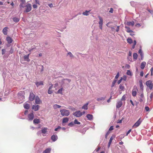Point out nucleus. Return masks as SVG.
<instances>
[{
	"mask_svg": "<svg viewBox=\"0 0 153 153\" xmlns=\"http://www.w3.org/2000/svg\"><path fill=\"white\" fill-rule=\"evenodd\" d=\"M61 114L62 116H68L70 114V112L68 110L62 109L60 111Z\"/></svg>",
	"mask_w": 153,
	"mask_h": 153,
	"instance_id": "f257e3e1",
	"label": "nucleus"
},
{
	"mask_svg": "<svg viewBox=\"0 0 153 153\" xmlns=\"http://www.w3.org/2000/svg\"><path fill=\"white\" fill-rule=\"evenodd\" d=\"M70 79H63L61 81V85L63 86L66 85H68V83L71 82Z\"/></svg>",
	"mask_w": 153,
	"mask_h": 153,
	"instance_id": "f03ea898",
	"label": "nucleus"
},
{
	"mask_svg": "<svg viewBox=\"0 0 153 153\" xmlns=\"http://www.w3.org/2000/svg\"><path fill=\"white\" fill-rule=\"evenodd\" d=\"M25 92L24 91H20L18 94V98L21 100H23L25 98Z\"/></svg>",
	"mask_w": 153,
	"mask_h": 153,
	"instance_id": "7ed1b4c3",
	"label": "nucleus"
},
{
	"mask_svg": "<svg viewBox=\"0 0 153 153\" xmlns=\"http://www.w3.org/2000/svg\"><path fill=\"white\" fill-rule=\"evenodd\" d=\"M25 7V10L24 11L25 12L27 13L29 12L32 9L31 5L29 3L27 4Z\"/></svg>",
	"mask_w": 153,
	"mask_h": 153,
	"instance_id": "20e7f679",
	"label": "nucleus"
},
{
	"mask_svg": "<svg viewBox=\"0 0 153 153\" xmlns=\"http://www.w3.org/2000/svg\"><path fill=\"white\" fill-rule=\"evenodd\" d=\"M146 84L147 86L149 88L150 90H152V89L153 83L151 80H149L147 81L146 82Z\"/></svg>",
	"mask_w": 153,
	"mask_h": 153,
	"instance_id": "39448f33",
	"label": "nucleus"
},
{
	"mask_svg": "<svg viewBox=\"0 0 153 153\" xmlns=\"http://www.w3.org/2000/svg\"><path fill=\"white\" fill-rule=\"evenodd\" d=\"M137 91V87L136 86H134L132 91V94L133 97H135L136 96Z\"/></svg>",
	"mask_w": 153,
	"mask_h": 153,
	"instance_id": "423d86ee",
	"label": "nucleus"
},
{
	"mask_svg": "<svg viewBox=\"0 0 153 153\" xmlns=\"http://www.w3.org/2000/svg\"><path fill=\"white\" fill-rule=\"evenodd\" d=\"M141 122L142 121L140 120V118L133 126V127L134 128H137L140 125Z\"/></svg>",
	"mask_w": 153,
	"mask_h": 153,
	"instance_id": "0eeeda50",
	"label": "nucleus"
},
{
	"mask_svg": "<svg viewBox=\"0 0 153 153\" xmlns=\"http://www.w3.org/2000/svg\"><path fill=\"white\" fill-rule=\"evenodd\" d=\"M98 17L100 20V21L99 22V27L102 30V26L103 24V19L100 16H99Z\"/></svg>",
	"mask_w": 153,
	"mask_h": 153,
	"instance_id": "6e6552de",
	"label": "nucleus"
},
{
	"mask_svg": "<svg viewBox=\"0 0 153 153\" xmlns=\"http://www.w3.org/2000/svg\"><path fill=\"white\" fill-rule=\"evenodd\" d=\"M73 115L75 117H80L82 116L81 112L79 111H77L74 113Z\"/></svg>",
	"mask_w": 153,
	"mask_h": 153,
	"instance_id": "1a4fd4ad",
	"label": "nucleus"
},
{
	"mask_svg": "<svg viewBox=\"0 0 153 153\" xmlns=\"http://www.w3.org/2000/svg\"><path fill=\"white\" fill-rule=\"evenodd\" d=\"M35 95L33 94L32 92H31L30 93L29 99L30 101H33L35 98Z\"/></svg>",
	"mask_w": 153,
	"mask_h": 153,
	"instance_id": "9d476101",
	"label": "nucleus"
},
{
	"mask_svg": "<svg viewBox=\"0 0 153 153\" xmlns=\"http://www.w3.org/2000/svg\"><path fill=\"white\" fill-rule=\"evenodd\" d=\"M34 115L33 112L29 114L28 116V118L29 120H32L34 118Z\"/></svg>",
	"mask_w": 153,
	"mask_h": 153,
	"instance_id": "9b49d317",
	"label": "nucleus"
},
{
	"mask_svg": "<svg viewBox=\"0 0 153 153\" xmlns=\"http://www.w3.org/2000/svg\"><path fill=\"white\" fill-rule=\"evenodd\" d=\"M57 136L56 135L53 134L52 135L51 137V140L53 141V142H55L58 139Z\"/></svg>",
	"mask_w": 153,
	"mask_h": 153,
	"instance_id": "f8f14e48",
	"label": "nucleus"
},
{
	"mask_svg": "<svg viewBox=\"0 0 153 153\" xmlns=\"http://www.w3.org/2000/svg\"><path fill=\"white\" fill-rule=\"evenodd\" d=\"M144 99V97L143 92H141L140 97L139 101L140 102H142Z\"/></svg>",
	"mask_w": 153,
	"mask_h": 153,
	"instance_id": "ddd939ff",
	"label": "nucleus"
},
{
	"mask_svg": "<svg viewBox=\"0 0 153 153\" xmlns=\"http://www.w3.org/2000/svg\"><path fill=\"white\" fill-rule=\"evenodd\" d=\"M35 102L36 104H40L42 103V101L39 97L36 96L35 98Z\"/></svg>",
	"mask_w": 153,
	"mask_h": 153,
	"instance_id": "4468645a",
	"label": "nucleus"
},
{
	"mask_svg": "<svg viewBox=\"0 0 153 153\" xmlns=\"http://www.w3.org/2000/svg\"><path fill=\"white\" fill-rule=\"evenodd\" d=\"M123 103L121 100H119L118 101L116 105L117 108H119L122 105Z\"/></svg>",
	"mask_w": 153,
	"mask_h": 153,
	"instance_id": "2eb2a0df",
	"label": "nucleus"
},
{
	"mask_svg": "<svg viewBox=\"0 0 153 153\" xmlns=\"http://www.w3.org/2000/svg\"><path fill=\"white\" fill-rule=\"evenodd\" d=\"M6 41H7V43L8 44H10L12 43L13 42V40L12 39L10 36H7L6 38Z\"/></svg>",
	"mask_w": 153,
	"mask_h": 153,
	"instance_id": "dca6fc26",
	"label": "nucleus"
},
{
	"mask_svg": "<svg viewBox=\"0 0 153 153\" xmlns=\"http://www.w3.org/2000/svg\"><path fill=\"white\" fill-rule=\"evenodd\" d=\"M39 106L38 105H33L32 107V109H34L35 111H38L39 109Z\"/></svg>",
	"mask_w": 153,
	"mask_h": 153,
	"instance_id": "f3484780",
	"label": "nucleus"
},
{
	"mask_svg": "<svg viewBox=\"0 0 153 153\" xmlns=\"http://www.w3.org/2000/svg\"><path fill=\"white\" fill-rule=\"evenodd\" d=\"M29 54H28L27 55H25L24 56V59L25 61L29 62L30 61V59H29Z\"/></svg>",
	"mask_w": 153,
	"mask_h": 153,
	"instance_id": "a211bd4d",
	"label": "nucleus"
},
{
	"mask_svg": "<svg viewBox=\"0 0 153 153\" xmlns=\"http://www.w3.org/2000/svg\"><path fill=\"white\" fill-rule=\"evenodd\" d=\"M48 128L46 127H44L41 130L42 133L43 134H45L48 132Z\"/></svg>",
	"mask_w": 153,
	"mask_h": 153,
	"instance_id": "6ab92c4d",
	"label": "nucleus"
},
{
	"mask_svg": "<svg viewBox=\"0 0 153 153\" xmlns=\"http://www.w3.org/2000/svg\"><path fill=\"white\" fill-rule=\"evenodd\" d=\"M89 104V102H87L82 107V108L85 110H87L88 109V105Z\"/></svg>",
	"mask_w": 153,
	"mask_h": 153,
	"instance_id": "aec40b11",
	"label": "nucleus"
},
{
	"mask_svg": "<svg viewBox=\"0 0 153 153\" xmlns=\"http://www.w3.org/2000/svg\"><path fill=\"white\" fill-rule=\"evenodd\" d=\"M91 11V10H89L88 11L87 10H85V12L82 13V14L84 16H88L89 14V12Z\"/></svg>",
	"mask_w": 153,
	"mask_h": 153,
	"instance_id": "412c9836",
	"label": "nucleus"
},
{
	"mask_svg": "<svg viewBox=\"0 0 153 153\" xmlns=\"http://www.w3.org/2000/svg\"><path fill=\"white\" fill-rule=\"evenodd\" d=\"M86 117L89 120H91L93 119V116L92 115L88 114L87 115Z\"/></svg>",
	"mask_w": 153,
	"mask_h": 153,
	"instance_id": "4be33fe9",
	"label": "nucleus"
},
{
	"mask_svg": "<svg viewBox=\"0 0 153 153\" xmlns=\"http://www.w3.org/2000/svg\"><path fill=\"white\" fill-rule=\"evenodd\" d=\"M35 84L37 87H38L40 85H43V82L42 81L37 82L35 83Z\"/></svg>",
	"mask_w": 153,
	"mask_h": 153,
	"instance_id": "5701e85b",
	"label": "nucleus"
},
{
	"mask_svg": "<svg viewBox=\"0 0 153 153\" xmlns=\"http://www.w3.org/2000/svg\"><path fill=\"white\" fill-rule=\"evenodd\" d=\"M146 64V63L145 62H142L141 63L140 66L141 68V69H143L144 68Z\"/></svg>",
	"mask_w": 153,
	"mask_h": 153,
	"instance_id": "b1692460",
	"label": "nucleus"
},
{
	"mask_svg": "<svg viewBox=\"0 0 153 153\" xmlns=\"http://www.w3.org/2000/svg\"><path fill=\"white\" fill-rule=\"evenodd\" d=\"M24 107L25 109H28L30 107V105L28 103H25L24 104Z\"/></svg>",
	"mask_w": 153,
	"mask_h": 153,
	"instance_id": "393cba45",
	"label": "nucleus"
},
{
	"mask_svg": "<svg viewBox=\"0 0 153 153\" xmlns=\"http://www.w3.org/2000/svg\"><path fill=\"white\" fill-rule=\"evenodd\" d=\"M139 83L140 84V87L141 89L142 90V92H143V85L142 82V81L141 80H140L139 81Z\"/></svg>",
	"mask_w": 153,
	"mask_h": 153,
	"instance_id": "a878e982",
	"label": "nucleus"
},
{
	"mask_svg": "<svg viewBox=\"0 0 153 153\" xmlns=\"http://www.w3.org/2000/svg\"><path fill=\"white\" fill-rule=\"evenodd\" d=\"M126 24L128 25L133 26L134 25V23L133 21L128 22H127Z\"/></svg>",
	"mask_w": 153,
	"mask_h": 153,
	"instance_id": "bb28decb",
	"label": "nucleus"
},
{
	"mask_svg": "<svg viewBox=\"0 0 153 153\" xmlns=\"http://www.w3.org/2000/svg\"><path fill=\"white\" fill-rule=\"evenodd\" d=\"M125 28L127 29L126 31L128 33H132L133 32V31L130 30V28L127 26H125Z\"/></svg>",
	"mask_w": 153,
	"mask_h": 153,
	"instance_id": "cd10ccee",
	"label": "nucleus"
},
{
	"mask_svg": "<svg viewBox=\"0 0 153 153\" xmlns=\"http://www.w3.org/2000/svg\"><path fill=\"white\" fill-rule=\"evenodd\" d=\"M8 28L7 27H5L3 29L2 32L4 35H6L7 34V31Z\"/></svg>",
	"mask_w": 153,
	"mask_h": 153,
	"instance_id": "c85d7f7f",
	"label": "nucleus"
},
{
	"mask_svg": "<svg viewBox=\"0 0 153 153\" xmlns=\"http://www.w3.org/2000/svg\"><path fill=\"white\" fill-rule=\"evenodd\" d=\"M125 88L123 85L122 84H120L119 86V89L121 91H124Z\"/></svg>",
	"mask_w": 153,
	"mask_h": 153,
	"instance_id": "c756f323",
	"label": "nucleus"
},
{
	"mask_svg": "<svg viewBox=\"0 0 153 153\" xmlns=\"http://www.w3.org/2000/svg\"><path fill=\"white\" fill-rule=\"evenodd\" d=\"M13 20L14 22H18L19 21L20 19L17 17H14L13 18Z\"/></svg>",
	"mask_w": 153,
	"mask_h": 153,
	"instance_id": "7c9ffc66",
	"label": "nucleus"
},
{
	"mask_svg": "<svg viewBox=\"0 0 153 153\" xmlns=\"http://www.w3.org/2000/svg\"><path fill=\"white\" fill-rule=\"evenodd\" d=\"M33 122L34 124H38L40 123V120L39 119H34Z\"/></svg>",
	"mask_w": 153,
	"mask_h": 153,
	"instance_id": "2f4dec72",
	"label": "nucleus"
},
{
	"mask_svg": "<svg viewBox=\"0 0 153 153\" xmlns=\"http://www.w3.org/2000/svg\"><path fill=\"white\" fill-rule=\"evenodd\" d=\"M53 107L54 109H56L57 108H60L61 106L57 104H54L53 105Z\"/></svg>",
	"mask_w": 153,
	"mask_h": 153,
	"instance_id": "473e14b6",
	"label": "nucleus"
},
{
	"mask_svg": "<svg viewBox=\"0 0 153 153\" xmlns=\"http://www.w3.org/2000/svg\"><path fill=\"white\" fill-rule=\"evenodd\" d=\"M51 151V149L50 148H48L46 149L45 151H43V153H48L50 152Z\"/></svg>",
	"mask_w": 153,
	"mask_h": 153,
	"instance_id": "72a5a7b5",
	"label": "nucleus"
},
{
	"mask_svg": "<svg viewBox=\"0 0 153 153\" xmlns=\"http://www.w3.org/2000/svg\"><path fill=\"white\" fill-rule=\"evenodd\" d=\"M138 56V55L136 53H134L133 54V59L134 60L137 59Z\"/></svg>",
	"mask_w": 153,
	"mask_h": 153,
	"instance_id": "f704fd0d",
	"label": "nucleus"
},
{
	"mask_svg": "<svg viewBox=\"0 0 153 153\" xmlns=\"http://www.w3.org/2000/svg\"><path fill=\"white\" fill-rule=\"evenodd\" d=\"M68 121V119L67 117L64 118L63 119L62 123H67Z\"/></svg>",
	"mask_w": 153,
	"mask_h": 153,
	"instance_id": "c9c22d12",
	"label": "nucleus"
},
{
	"mask_svg": "<svg viewBox=\"0 0 153 153\" xmlns=\"http://www.w3.org/2000/svg\"><path fill=\"white\" fill-rule=\"evenodd\" d=\"M105 99V97H102L99 98H97V101L104 100Z\"/></svg>",
	"mask_w": 153,
	"mask_h": 153,
	"instance_id": "e433bc0d",
	"label": "nucleus"
},
{
	"mask_svg": "<svg viewBox=\"0 0 153 153\" xmlns=\"http://www.w3.org/2000/svg\"><path fill=\"white\" fill-rule=\"evenodd\" d=\"M67 55H69L70 57H71V58H73L74 57V55H73V54L72 53L70 52H68Z\"/></svg>",
	"mask_w": 153,
	"mask_h": 153,
	"instance_id": "4c0bfd02",
	"label": "nucleus"
},
{
	"mask_svg": "<svg viewBox=\"0 0 153 153\" xmlns=\"http://www.w3.org/2000/svg\"><path fill=\"white\" fill-rule=\"evenodd\" d=\"M127 41L130 44H131L133 42L131 38H128L127 39Z\"/></svg>",
	"mask_w": 153,
	"mask_h": 153,
	"instance_id": "58836bf2",
	"label": "nucleus"
},
{
	"mask_svg": "<svg viewBox=\"0 0 153 153\" xmlns=\"http://www.w3.org/2000/svg\"><path fill=\"white\" fill-rule=\"evenodd\" d=\"M114 135H112L110 138V140H109V143H111L112 142V140L114 139V138H115Z\"/></svg>",
	"mask_w": 153,
	"mask_h": 153,
	"instance_id": "ea45409f",
	"label": "nucleus"
},
{
	"mask_svg": "<svg viewBox=\"0 0 153 153\" xmlns=\"http://www.w3.org/2000/svg\"><path fill=\"white\" fill-rule=\"evenodd\" d=\"M126 74L129 76H132V72L130 71V70H128L127 71Z\"/></svg>",
	"mask_w": 153,
	"mask_h": 153,
	"instance_id": "a19ab883",
	"label": "nucleus"
},
{
	"mask_svg": "<svg viewBox=\"0 0 153 153\" xmlns=\"http://www.w3.org/2000/svg\"><path fill=\"white\" fill-rule=\"evenodd\" d=\"M117 79H114V80L112 82V84L111 85V87H113L114 86L115 84V83H116V82H117Z\"/></svg>",
	"mask_w": 153,
	"mask_h": 153,
	"instance_id": "79ce46f5",
	"label": "nucleus"
},
{
	"mask_svg": "<svg viewBox=\"0 0 153 153\" xmlns=\"http://www.w3.org/2000/svg\"><path fill=\"white\" fill-rule=\"evenodd\" d=\"M62 90L63 88H61L57 91V93L58 94H62Z\"/></svg>",
	"mask_w": 153,
	"mask_h": 153,
	"instance_id": "37998d69",
	"label": "nucleus"
},
{
	"mask_svg": "<svg viewBox=\"0 0 153 153\" xmlns=\"http://www.w3.org/2000/svg\"><path fill=\"white\" fill-rule=\"evenodd\" d=\"M74 123L75 124L79 125L80 124V123L76 119H75L74 121Z\"/></svg>",
	"mask_w": 153,
	"mask_h": 153,
	"instance_id": "c03bdc74",
	"label": "nucleus"
},
{
	"mask_svg": "<svg viewBox=\"0 0 153 153\" xmlns=\"http://www.w3.org/2000/svg\"><path fill=\"white\" fill-rule=\"evenodd\" d=\"M61 129V127L60 126H58V127L54 129L55 131H57L59 129Z\"/></svg>",
	"mask_w": 153,
	"mask_h": 153,
	"instance_id": "a18cd8bd",
	"label": "nucleus"
},
{
	"mask_svg": "<svg viewBox=\"0 0 153 153\" xmlns=\"http://www.w3.org/2000/svg\"><path fill=\"white\" fill-rule=\"evenodd\" d=\"M85 131L86 130L84 129H82L80 131L81 133H83V134L85 133Z\"/></svg>",
	"mask_w": 153,
	"mask_h": 153,
	"instance_id": "49530a36",
	"label": "nucleus"
},
{
	"mask_svg": "<svg viewBox=\"0 0 153 153\" xmlns=\"http://www.w3.org/2000/svg\"><path fill=\"white\" fill-rule=\"evenodd\" d=\"M110 132L108 131L106 133V134H105V139H106L107 138V137H108V134H110Z\"/></svg>",
	"mask_w": 153,
	"mask_h": 153,
	"instance_id": "de8ad7c7",
	"label": "nucleus"
},
{
	"mask_svg": "<svg viewBox=\"0 0 153 153\" xmlns=\"http://www.w3.org/2000/svg\"><path fill=\"white\" fill-rule=\"evenodd\" d=\"M147 10L152 14H153V10L149 9H147Z\"/></svg>",
	"mask_w": 153,
	"mask_h": 153,
	"instance_id": "09e8293b",
	"label": "nucleus"
},
{
	"mask_svg": "<svg viewBox=\"0 0 153 153\" xmlns=\"http://www.w3.org/2000/svg\"><path fill=\"white\" fill-rule=\"evenodd\" d=\"M119 76V73L118 72L117 73V74L115 76V79H116L118 78Z\"/></svg>",
	"mask_w": 153,
	"mask_h": 153,
	"instance_id": "8fccbe9b",
	"label": "nucleus"
},
{
	"mask_svg": "<svg viewBox=\"0 0 153 153\" xmlns=\"http://www.w3.org/2000/svg\"><path fill=\"white\" fill-rule=\"evenodd\" d=\"M123 78L122 77H121L120 79H119L117 82V83L118 84H120L121 82L122 81Z\"/></svg>",
	"mask_w": 153,
	"mask_h": 153,
	"instance_id": "3c124183",
	"label": "nucleus"
},
{
	"mask_svg": "<svg viewBox=\"0 0 153 153\" xmlns=\"http://www.w3.org/2000/svg\"><path fill=\"white\" fill-rule=\"evenodd\" d=\"M23 4H24L22 3L20 4L19 5V7L20 8L24 7H25V6L23 5Z\"/></svg>",
	"mask_w": 153,
	"mask_h": 153,
	"instance_id": "603ef678",
	"label": "nucleus"
},
{
	"mask_svg": "<svg viewBox=\"0 0 153 153\" xmlns=\"http://www.w3.org/2000/svg\"><path fill=\"white\" fill-rule=\"evenodd\" d=\"M74 125V123L73 122H71L69 123L68 124V126H72Z\"/></svg>",
	"mask_w": 153,
	"mask_h": 153,
	"instance_id": "864d4df0",
	"label": "nucleus"
},
{
	"mask_svg": "<svg viewBox=\"0 0 153 153\" xmlns=\"http://www.w3.org/2000/svg\"><path fill=\"white\" fill-rule=\"evenodd\" d=\"M52 93H53L52 91L50 89H48V93L49 94H51Z\"/></svg>",
	"mask_w": 153,
	"mask_h": 153,
	"instance_id": "5fc2aeb1",
	"label": "nucleus"
},
{
	"mask_svg": "<svg viewBox=\"0 0 153 153\" xmlns=\"http://www.w3.org/2000/svg\"><path fill=\"white\" fill-rule=\"evenodd\" d=\"M145 109L146 111H149V108L148 106H146L145 107Z\"/></svg>",
	"mask_w": 153,
	"mask_h": 153,
	"instance_id": "6e6d98bb",
	"label": "nucleus"
},
{
	"mask_svg": "<svg viewBox=\"0 0 153 153\" xmlns=\"http://www.w3.org/2000/svg\"><path fill=\"white\" fill-rule=\"evenodd\" d=\"M125 96L124 95L122 97L121 99V101L122 100H125Z\"/></svg>",
	"mask_w": 153,
	"mask_h": 153,
	"instance_id": "4d7b16f0",
	"label": "nucleus"
},
{
	"mask_svg": "<svg viewBox=\"0 0 153 153\" xmlns=\"http://www.w3.org/2000/svg\"><path fill=\"white\" fill-rule=\"evenodd\" d=\"M109 12L110 13H113V8H110V10L109 11Z\"/></svg>",
	"mask_w": 153,
	"mask_h": 153,
	"instance_id": "13d9d810",
	"label": "nucleus"
},
{
	"mask_svg": "<svg viewBox=\"0 0 153 153\" xmlns=\"http://www.w3.org/2000/svg\"><path fill=\"white\" fill-rule=\"evenodd\" d=\"M123 119V118H122V119L121 120H118L117 122V123H121L122 122V121Z\"/></svg>",
	"mask_w": 153,
	"mask_h": 153,
	"instance_id": "bf43d9fd",
	"label": "nucleus"
},
{
	"mask_svg": "<svg viewBox=\"0 0 153 153\" xmlns=\"http://www.w3.org/2000/svg\"><path fill=\"white\" fill-rule=\"evenodd\" d=\"M42 133L41 131H39L37 133V134L38 135H41V133Z\"/></svg>",
	"mask_w": 153,
	"mask_h": 153,
	"instance_id": "052dcab7",
	"label": "nucleus"
},
{
	"mask_svg": "<svg viewBox=\"0 0 153 153\" xmlns=\"http://www.w3.org/2000/svg\"><path fill=\"white\" fill-rule=\"evenodd\" d=\"M13 48H11L9 51L10 53L11 54L13 52Z\"/></svg>",
	"mask_w": 153,
	"mask_h": 153,
	"instance_id": "680f3d73",
	"label": "nucleus"
},
{
	"mask_svg": "<svg viewBox=\"0 0 153 153\" xmlns=\"http://www.w3.org/2000/svg\"><path fill=\"white\" fill-rule=\"evenodd\" d=\"M5 49H3L2 50V54L3 55L4 54L5 52Z\"/></svg>",
	"mask_w": 153,
	"mask_h": 153,
	"instance_id": "e2e57ef3",
	"label": "nucleus"
},
{
	"mask_svg": "<svg viewBox=\"0 0 153 153\" xmlns=\"http://www.w3.org/2000/svg\"><path fill=\"white\" fill-rule=\"evenodd\" d=\"M119 153H126V151L125 150H123V151H120L119 152Z\"/></svg>",
	"mask_w": 153,
	"mask_h": 153,
	"instance_id": "0e129e2a",
	"label": "nucleus"
},
{
	"mask_svg": "<svg viewBox=\"0 0 153 153\" xmlns=\"http://www.w3.org/2000/svg\"><path fill=\"white\" fill-rule=\"evenodd\" d=\"M113 129H114V128H113V126H111L109 128V131H111V130H113Z\"/></svg>",
	"mask_w": 153,
	"mask_h": 153,
	"instance_id": "69168bd1",
	"label": "nucleus"
},
{
	"mask_svg": "<svg viewBox=\"0 0 153 153\" xmlns=\"http://www.w3.org/2000/svg\"><path fill=\"white\" fill-rule=\"evenodd\" d=\"M120 29V26H117V28L116 29V31L117 32H118L119 31V30Z\"/></svg>",
	"mask_w": 153,
	"mask_h": 153,
	"instance_id": "338daca9",
	"label": "nucleus"
},
{
	"mask_svg": "<svg viewBox=\"0 0 153 153\" xmlns=\"http://www.w3.org/2000/svg\"><path fill=\"white\" fill-rule=\"evenodd\" d=\"M153 97V93H151V94L150 96V99H151V100H152V98Z\"/></svg>",
	"mask_w": 153,
	"mask_h": 153,
	"instance_id": "774afa93",
	"label": "nucleus"
}]
</instances>
